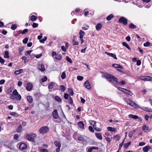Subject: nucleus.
Returning a JSON list of instances; mask_svg holds the SVG:
<instances>
[{"instance_id":"f257e3e1","label":"nucleus","mask_w":152,"mask_h":152,"mask_svg":"<svg viewBox=\"0 0 152 152\" xmlns=\"http://www.w3.org/2000/svg\"><path fill=\"white\" fill-rule=\"evenodd\" d=\"M104 77L108 81L115 84L119 85L120 84L118 81V79L115 76L107 73L104 75Z\"/></svg>"},{"instance_id":"f03ea898","label":"nucleus","mask_w":152,"mask_h":152,"mask_svg":"<svg viewBox=\"0 0 152 152\" xmlns=\"http://www.w3.org/2000/svg\"><path fill=\"white\" fill-rule=\"evenodd\" d=\"M37 137V134L35 133H30L29 134H27L26 136V138L28 141L34 142L35 139Z\"/></svg>"},{"instance_id":"7ed1b4c3","label":"nucleus","mask_w":152,"mask_h":152,"mask_svg":"<svg viewBox=\"0 0 152 152\" xmlns=\"http://www.w3.org/2000/svg\"><path fill=\"white\" fill-rule=\"evenodd\" d=\"M119 23H122L124 25H126L128 23V20L126 18L124 17H121L119 19L118 21Z\"/></svg>"},{"instance_id":"20e7f679","label":"nucleus","mask_w":152,"mask_h":152,"mask_svg":"<svg viewBox=\"0 0 152 152\" xmlns=\"http://www.w3.org/2000/svg\"><path fill=\"white\" fill-rule=\"evenodd\" d=\"M52 56L57 60H60L61 59L62 57L61 54H57L55 51H53L52 54Z\"/></svg>"},{"instance_id":"39448f33","label":"nucleus","mask_w":152,"mask_h":152,"mask_svg":"<svg viewBox=\"0 0 152 152\" xmlns=\"http://www.w3.org/2000/svg\"><path fill=\"white\" fill-rule=\"evenodd\" d=\"M126 101L127 104L132 107L136 109L139 108V106L135 102L131 101L130 99H127Z\"/></svg>"},{"instance_id":"423d86ee","label":"nucleus","mask_w":152,"mask_h":152,"mask_svg":"<svg viewBox=\"0 0 152 152\" xmlns=\"http://www.w3.org/2000/svg\"><path fill=\"white\" fill-rule=\"evenodd\" d=\"M49 130L48 126H43L40 128L39 130V132L40 134H45Z\"/></svg>"},{"instance_id":"0eeeda50","label":"nucleus","mask_w":152,"mask_h":152,"mask_svg":"<svg viewBox=\"0 0 152 152\" xmlns=\"http://www.w3.org/2000/svg\"><path fill=\"white\" fill-rule=\"evenodd\" d=\"M102 124L100 123L97 122L96 124L94 127V129L96 131L99 132L102 130Z\"/></svg>"},{"instance_id":"6e6552de","label":"nucleus","mask_w":152,"mask_h":152,"mask_svg":"<svg viewBox=\"0 0 152 152\" xmlns=\"http://www.w3.org/2000/svg\"><path fill=\"white\" fill-rule=\"evenodd\" d=\"M33 87V85L32 83H27V86L26 87V89L28 91H30L32 90Z\"/></svg>"},{"instance_id":"1a4fd4ad","label":"nucleus","mask_w":152,"mask_h":152,"mask_svg":"<svg viewBox=\"0 0 152 152\" xmlns=\"http://www.w3.org/2000/svg\"><path fill=\"white\" fill-rule=\"evenodd\" d=\"M84 85L85 87L88 89H90L91 88V85L88 80H86L84 83Z\"/></svg>"},{"instance_id":"9d476101","label":"nucleus","mask_w":152,"mask_h":152,"mask_svg":"<svg viewBox=\"0 0 152 152\" xmlns=\"http://www.w3.org/2000/svg\"><path fill=\"white\" fill-rule=\"evenodd\" d=\"M53 116L55 119H57L59 118L58 112L56 110H55L52 112Z\"/></svg>"},{"instance_id":"9b49d317","label":"nucleus","mask_w":152,"mask_h":152,"mask_svg":"<svg viewBox=\"0 0 152 152\" xmlns=\"http://www.w3.org/2000/svg\"><path fill=\"white\" fill-rule=\"evenodd\" d=\"M141 79L144 81H152V77L149 76L143 77V78H141Z\"/></svg>"},{"instance_id":"f8f14e48","label":"nucleus","mask_w":152,"mask_h":152,"mask_svg":"<svg viewBox=\"0 0 152 152\" xmlns=\"http://www.w3.org/2000/svg\"><path fill=\"white\" fill-rule=\"evenodd\" d=\"M105 53L109 56L115 59H117L116 55L113 53H108L107 52H105Z\"/></svg>"},{"instance_id":"ddd939ff","label":"nucleus","mask_w":152,"mask_h":152,"mask_svg":"<svg viewBox=\"0 0 152 152\" xmlns=\"http://www.w3.org/2000/svg\"><path fill=\"white\" fill-rule=\"evenodd\" d=\"M95 135L96 137L99 140H102V137L101 134L99 132H96L95 133Z\"/></svg>"},{"instance_id":"4468645a","label":"nucleus","mask_w":152,"mask_h":152,"mask_svg":"<svg viewBox=\"0 0 152 152\" xmlns=\"http://www.w3.org/2000/svg\"><path fill=\"white\" fill-rule=\"evenodd\" d=\"M151 149L150 146L147 145L143 147L142 150L144 152H148Z\"/></svg>"},{"instance_id":"2eb2a0df","label":"nucleus","mask_w":152,"mask_h":152,"mask_svg":"<svg viewBox=\"0 0 152 152\" xmlns=\"http://www.w3.org/2000/svg\"><path fill=\"white\" fill-rule=\"evenodd\" d=\"M27 148V145L26 144L24 143H22L20 144V146H19V148L20 149L23 150L24 149H25Z\"/></svg>"},{"instance_id":"dca6fc26","label":"nucleus","mask_w":152,"mask_h":152,"mask_svg":"<svg viewBox=\"0 0 152 152\" xmlns=\"http://www.w3.org/2000/svg\"><path fill=\"white\" fill-rule=\"evenodd\" d=\"M128 116L129 118H132L134 119H137L139 118L137 115H133L132 114H130Z\"/></svg>"},{"instance_id":"f3484780","label":"nucleus","mask_w":152,"mask_h":152,"mask_svg":"<svg viewBox=\"0 0 152 152\" xmlns=\"http://www.w3.org/2000/svg\"><path fill=\"white\" fill-rule=\"evenodd\" d=\"M141 109L145 111L148 112H152V110L151 109L145 107H143Z\"/></svg>"},{"instance_id":"a211bd4d","label":"nucleus","mask_w":152,"mask_h":152,"mask_svg":"<svg viewBox=\"0 0 152 152\" xmlns=\"http://www.w3.org/2000/svg\"><path fill=\"white\" fill-rule=\"evenodd\" d=\"M112 66L115 68H118L121 69H123V67L120 64H113Z\"/></svg>"},{"instance_id":"6ab92c4d","label":"nucleus","mask_w":152,"mask_h":152,"mask_svg":"<svg viewBox=\"0 0 152 152\" xmlns=\"http://www.w3.org/2000/svg\"><path fill=\"white\" fill-rule=\"evenodd\" d=\"M78 125L79 127L81 129H83L84 128V124L82 121H80L78 123Z\"/></svg>"},{"instance_id":"aec40b11","label":"nucleus","mask_w":152,"mask_h":152,"mask_svg":"<svg viewBox=\"0 0 152 152\" xmlns=\"http://www.w3.org/2000/svg\"><path fill=\"white\" fill-rule=\"evenodd\" d=\"M27 99L28 101L30 103L32 102L33 99L32 96H28L27 97Z\"/></svg>"},{"instance_id":"412c9836","label":"nucleus","mask_w":152,"mask_h":152,"mask_svg":"<svg viewBox=\"0 0 152 152\" xmlns=\"http://www.w3.org/2000/svg\"><path fill=\"white\" fill-rule=\"evenodd\" d=\"M102 27V25L100 23H98L96 26V28L97 30L99 31Z\"/></svg>"},{"instance_id":"4be33fe9","label":"nucleus","mask_w":152,"mask_h":152,"mask_svg":"<svg viewBox=\"0 0 152 152\" xmlns=\"http://www.w3.org/2000/svg\"><path fill=\"white\" fill-rule=\"evenodd\" d=\"M142 129L145 132H147L149 129V127L146 126V125H144L142 127Z\"/></svg>"},{"instance_id":"5701e85b","label":"nucleus","mask_w":152,"mask_h":152,"mask_svg":"<svg viewBox=\"0 0 152 152\" xmlns=\"http://www.w3.org/2000/svg\"><path fill=\"white\" fill-rule=\"evenodd\" d=\"M37 19V17L34 15H31L30 18V20L32 21H34L36 20Z\"/></svg>"},{"instance_id":"b1692460","label":"nucleus","mask_w":152,"mask_h":152,"mask_svg":"<svg viewBox=\"0 0 152 152\" xmlns=\"http://www.w3.org/2000/svg\"><path fill=\"white\" fill-rule=\"evenodd\" d=\"M23 72V70L22 69H20L19 70L15 71L14 72V74L16 75H18Z\"/></svg>"},{"instance_id":"393cba45","label":"nucleus","mask_w":152,"mask_h":152,"mask_svg":"<svg viewBox=\"0 0 152 152\" xmlns=\"http://www.w3.org/2000/svg\"><path fill=\"white\" fill-rule=\"evenodd\" d=\"M114 17L113 15L111 14L109 15H108L107 17L106 18V19L108 21H109L111 19Z\"/></svg>"},{"instance_id":"a878e982","label":"nucleus","mask_w":152,"mask_h":152,"mask_svg":"<svg viewBox=\"0 0 152 152\" xmlns=\"http://www.w3.org/2000/svg\"><path fill=\"white\" fill-rule=\"evenodd\" d=\"M22 129V126L21 125H20L16 129V131L17 132L19 133L21 132Z\"/></svg>"},{"instance_id":"bb28decb","label":"nucleus","mask_w":152,"mask_h":152,"mask_svg":"<svg viewBox=\"0 0 152 152\" xmlns=\"http://www.w3.org/2000/svg\"><path fill=\"white\" fill-rule=\"evenodd\" d=\"M136 130H133L132 131L130 132L129 134V138H131L133 134L136 132Z\"/></svg>"},{"instance_id":"cd10ccee","label":"nucleus","mask_w":152,"mask_h":152,"mask_svg":"<svg viewBox=\"0 0 152 152\" xmlns=\"http://www.w3.org/2000/svg\"><path fill=\"white\" fill-rule=\"evenodd\" d=\"M107 129L109 131L111 132H115L116 131L115 128H113L111 127H107Z\"/></svg>"},{"instance_id":"c85d7f7f","label":"nucleus","mask_w":152,"mask_h":152,"mask_svg":"<svg viewBox=\"0 0 152 152\" xmlns=\"http://www.w3.org/2000/svg\"><path fill=\"white\" fill-rule=\"evenodd\" d=\"M80 38L83 37L85 35V32L81 30H80L79 32Z\"/></svg>"},{"instance_id":"c756f323","label":"nucleus","mask_w":152,"mask_h":152,"mask_svg":"<svg viewBox=\"0 0 152 152\" xmlns=\"http://www.w3.org/2000/svg\"><path fill=\"white\" fill-rule=\"evenodd\" d=\"M137 26L132 23H131L129 24V27L130 29H134Z\"/></svg>"},{"instance_id":"7c9ffc66","label":"nucleus","mask_w":152,"mask_h":152,"mask_svg":"<svg viewBox=\"0 0 152 152\" xmlns=\"http://www.w3.org/2000/svg\"><path fill=\"white\" fill-rule=\"evenodd\" d=\"M131 144L130 142H129L126 143H125L124 145V146L125 148H127Z\"/></svg>"},{"instance_id":"2f4dec72","label":"nucleus","mask_w":152,"mask_h":152,"mask_svg":"<svg viewBox=\"0 0 152 152\" xmlns=\"http://www.w3.org/2000/svg\"><path fill=\"white\" fill-rule=\"evenodd\" d=\"M54 144L55 145L58 147H61V144L58 141H55L54 142Z\"/></svg>"},{"instance_id":"473e14b6","label":"nucleus","mask_w":152,"mask_h":152,"mask_svg":"<svg viewBox=\"0 0 152 152\" xmlns=\"http://www.w3.org/2000/svg\"><path fill=\"white\" fill-rule=\"evenodd\" d=\"M122 45L125 47L127 49H128L129 50H130L131 48L129 45H128V44L126 42H124L122 43Z\"/></svg>"},{"instance_id":"72a5a7b5","label":"nucleus","mask_w":152,"mask_h":152,"mask_svg":"<svg viewBox=\"0 0 152 152\" xmlns=\"http://www.w3.org/2000/svg\"><path fill=\"white\" fill-rule=\"evenodd\" d=\"M54 83L51 82L49 84L48 88L49 89H52L54 86Z\"/></svg>"},{"instance_id":"f704fd0d","label":"nucleus","mask_w":152,"mask_h":152,"mask_svg":"<svg viewBox=\"0 0 152 152\" xmlns=\"http://www.w3.org/2000/svg\"><path fill=\"white\" fill-rule=\"evenodd\" d=\"M24 47L23 46L21 47L18 48V50L19 51V54L20 55L22 54V52L24 50Z\"/></svg>"},{"instance_id":"c9c22d12","label":"nucleus","mask_w":152,"mask_h":152,"mask_svg":"<svg viewBox=\"0 0 152 152\" xmlns=\"http://www.w3.org/2000/svg\"><path fill=\"white\" fill-rule=\"evenodd\" d=\"M4 57L5 58H9L10 56L9 54V52L8 51H5Z\"/></svg>"},{"instance_id":"e433bc0d","label":"nucleus","mask_w":152,"mask_h":152,"mask_svg":"<svg viewBox=\"0 0 152 152\" xmlns=\"http://www.w3.org/2000/svg\"><path fill=\"white\" fill-rule=\"evenodd\" d=\"M39 69L42 72H43L45 70L44 66L43 64H41L39 67Z\"/></svg>"},{"instance_id":"4c0bfd02","label":"nucleus","mask_w":152,"mask_h":152,"mask_svg":"<svg viewBox=\"0 0 152 152\" xmlns=\"http://www.w3.org/2000/svg\"><path fill=\"white\" fill-rule=\"evenodd\" d=\"M90 123L91 125L93 126L94 128V126L96 124L97 122L93 120H91L90 121Z\"/></svg>"},{"instance_id":"58836bf2","label":"nucleus","mask_w":152,"mask_h":152,"mask_svg":"<svg viewBox=\"0 0 152 152\" xmlns=\"http://www.w3.org/2000/svg\"><path fill=\"white\" fill-rule=\"evenodd\" d=\"M17 28V25L16 24H12L11 26V28L13 30H15Z\"/></svg>"},{"instance_id":"ea45409f","label":"nucleus","mask_w":152,"mask_h":152,"mask_svg":"<svg viewBox=\"0 0 152 152\" xmlns=\"http://www.w3.org/2000/svg\"><path fill=\"white\" fill-rule=\"evenodd\" d=\"M55 99L56 101L58 102H60L61 100V98L57 96H56L55 97Z\"/></svg>"},{"instance_id":"a19ab883","label":"nucleus","mask_w":152,"mask_h":152,"mask_svg":"<svg viewBox=\"0 0 152 152\" xmlns=\"http://www.w3.org/2000/svg\"><path fill=\"white\" fill-rule=\"evenodd\" d=\"M61 77L62 79H64L66 78V75L64 72H62L61 75Z\"/></svg>"},{"instance_id":"79ce46f5","label":"nucleus","mask_w":152,"mask_h":152,"mask_svg":"<svg viewBox=\"0 0 152 152\" xmlns=\"http://www.w3.org/2000/svg\"><path fill=\"white\" fill-rule=\"evenodd\" d=\"M28 29L26 28L24 29L22 32H21V31H20L19 33H21L22 34H24L26 33L28 31Z\"/></svg>"},{"instance_id":"37998d69","label":"nucleus","mask_w":152,"mask_h":152,"mask_svg":"<svg viewBox=\"0 0 152 152\" xmlns=\"http://www.w3.org/2000/svg\"><path fill=\"white\" fill-rule=\"evenodd\" d=\"M124 141V139L123 140V141L121 143L119 144V148H118L119 150H120L121 149V147H122V146L123 145Z\"/></svg>"},{"instance_id":"c03bdc74","label":"nucleus","mask_w":152,"mask_h":152,"mask_svg":"<svg viewBox=\"0 0 152 152\" xmlns=\"http://www.w3.org/2000/svg\"><path fill=\"white\" fill-rule=\"evenodd\" d=\"M66 60L68 62H69L70 63H72V61L71 58L68 56H66Z\"/></svg>"},{"instance_id":"a18cd8bd","label":"nucleus","mask_w":152,"mask_h":152,"mask_svg":"<svg viewBox=\"0 0 152 152\" xmlns=\"http://www.w3.org/2000/svg\"><path fill=\"white\" fill-rule=\"evenodd\" d=\"M150 43L148 42H146L145 43H144L143 44V45L144 47H148L150 46Z\"/></svg>"},{"instance_id":"49530a36","label":"nucleus","mask_w":152,"mask_h":152,"mask_svg":"<svg viewBox=\"0 0 152 152\" xmlns=\"http://www.w3.org/2000/svg\"><path fill=\"white\" fill-rule=\"evenodd\" d=\"M47 39V37H45L44 38L42 39L39 40V42L42 43H44L45 41Z\"/></svg>"},{"instance_id":"de8ad7c7","label":"nucleus","mask_w":152,"mask_h":152,"mask_svg":"<svg viewBox=\"0 0 152 152\" xmlns=\"http://www.w3.org/2000/svg\"><path fill=\"white\" fill-rule=\"evenodd\" d=\"M83 79V76H78L77 77V79L79 81H82Z\"/></svg>"},{"instance_id":"09e8293b","label":"nucleus","mask_w":152,"mask_h":152,"mask_svg":"<svg viewBox=\"0 0 152 152\" xmlns=\"http://www.w3.org/2000/svg\"><path fill=\"white\" fill-rule=\"evenodd\" d=\"M89 26L88 25H85L83 26L82 27V29L84 30H87L89 28Z\"/></svg>"},{"instance_id":"8fccbe9b","label":"nucleus","mask_w":152,"mask_h":152,"mask_svg":"<svg viewBox=\"0 0 152 152\" xmlns=\"http://www.w3.org/2000/svg\"><path fill=\"white\" fill-rule=\"evenodd\" d=\"M69 103L71 104H72L73 103V101L72 98L70 96L69 97Z\"/></svg>"},{"instance_id":"3c124183","label":"nucleus","mask_w":152,"mask_h":152,"mask_svg":"<svg viewBox=\"0 0 152 152\" xmlns=\"http://www.w3.org/2000/svg\"><path fill=\"white\" fill-rule=\"evenodd\" d=\"M126 92L125 93L126 94H127L130 95L132 96L133 95V94L132 92H131L130 91L127 90Z\"/></svg>"},{"instance_id":"603ef678","label":"nucleus","mask_w":152,"mask_h":152,"mask_svg":"<svg viewBox=\"0 0 152 152\" xmlns=\"http://www.w3.org/2000/svg\"><path fill=\"white\" fill-rule=\"evenodd\" d=\"M16 99L19 100H20L21 99V95L18 94L16 95Z\"/></svg>"},{"instance_id":"864d4df0","label":"nucleus","mask_w":152,"mask_h":152,"mask_svg":"<svg viewBox=\"0 0 152 152\" xmlns=\"http://www.w3.org/2000/svg\"><path fill=\"white\" fill-rule=\"evenodd\" d=\"M118 89L119 90L121 91H122L123 92H124L125 93H126V90H127V89H126L125 88H120V87L118 88Z\"/></svg>"},{"instance_id":"5fc2aeb1","label":"nucleus","mask_w":152,"mask_h":152,"mask_svg":"<svg viewBox=\"0 0 152 152\" xmlns=\"http://www.w3.org/2000/svg\"><path fill=\"white\" fill-rule=\"evenodd\" d=\"M28 40V38L27 37L24 38L23 40V42L24 44H26Z\"/></svg>"},{"instance_id":"6e6d98bb","label":"nucleus","mask_w":152,"mask_h":152,"mask_svg":"<svg viewBox=\"0 0 152 152\" xmlns=\"http://www.w3.org/2000/svg\"><path fill=\"white\" fill-rule=\"evenodd\" d=\"M38 24L35 23H33L32 26L34 28H35L38 27Z\"/></svg>"},{"instance_id":"4d7b16f0","label":"nucleus","mask_w":152,"mask_h":152,"mask_svg":"<svg viewBox=\"0 0 152 152\" xmlns=\"http://www.w3.org/2000/svg\"><path fill=\"white\" fill-rule=\"evenodd\" d=\"M5 62L4 60L1 58V56H0V63L2 64H3Z\"/></svg>"},{"instance_id":"13d9d810","label":"nucleus","mask_w":152,"mask_h":152,"mask_svg":"<svg viewBox=\"0 0 152 152\" xmlns=\"http://www.w3.org/2000/svg\"><path fill=\"white\" fill-rule=\"evenodd\" d=\"M88 129L89 131L91 132H94V130L93 127L91 126H89L88 127Z\"/></svg>"},{"instance_id":"bf43d9fd","label":"nucleus","mask_w":152,"mask_h":152,"mask_svg":"<svg viewBox=\"0 0 152 152\" xmlns=\"http://www.w3.org/2000/svg\"><path fill=\"white\" fill-rule=\"evenodd\" d=\"M47 79V77L46 76H45L41 80L42 82H44L46 81Z\"/></svg>"},{"instance_id":"052dcab7","label":"nucleus","mask_w":152,"mask_h":152,"mask_svg":"<svg viewBox=\"0 0 152 152\" xmlns=\"http://www.w3.org/2000/svg\"><path fill=\"white\" fill-rule=\"evenodd\" d=\"M61 90L63 91H64L65 90V87L64 86L62 85L60 86Z\"/></svg>"},{"instance_id":"680f3d73","label":"nucleus","mask_w":152,"mask_h":152,"mask_svg":"<svg viewBox=\"0 0 152 152\" xmlns=\"http://www.w3.org/2000/svg\"><path fill=\"white\" fill-rule=\"evenodd\" d=\"M12 94L13 95L16 96L18 94V92L17 90L16 89L14 90Z\"/></svg>"},{"instance_id":"e2e57ef3","label":"nucleus","mask_w":152,"mask_h":152,"mask_svg":"<svg viewBox=\"0 0 152 152\" xmlns=\"http://www.w3.org/2000/svg\"><path fill=\"white\" fill-rule=\"evenodd\" d=\"M69 97V95L65 93L64 95V98L66 99H68Z\"/></svg>"},{"instance_id":"0e129e2a","label":"nucleus","mask_w":152,"mask_h":152,"mask_svg":"<svg viewBox=\"0 0 152 152\" xmlns=\"http://www.w3.org/2000/svg\"><path fill=\"white\" fill-rule=\"evenodd\" d=\"M69 94L71 96H72L74 94L73 91L72 89H69Z\"/></svg>"},{"instance_id":"69168bd1","label":"nucleus","mask_w":152,"mask_h":152,"mask_svg":"<svg viewBox=\"0 0 152 152\" xmlns=\"http://www.w3.org/2000/svg\"><path fill=\"white\" fill-rule=\"evenodd\" d=\"M40 152H48V150L45 149H41L40 150Z\"/></svg>"},{"instance_id":"338daca9","label":"nucleus","mask_w":152,"mask_h":152,"mask_svg":"<svg viewBox=\"0 0 152 152\" xmlns=\"http://www.w3.org/2000/svg\"><path fill=\"white\" fill-rule=\"evenodd\" d=\"M105 139L106 140L110 142L111 141V140L110 137H105Z\"/></svg>"},{"instance_id":"774afa93","label":"nucleus","mask_w":152,"mask_h":152,"mask_svg":"<svg viewBox=\"0 0 152 152\" xmlns=\"http://www.w3.org/2000/svg\"><path fill=\"white\" fill-rule=\"evenodd\" d=\"M78 140L79 141H83L84 139L82 137L80 136L78 137Z\"/></svg>"}]
</instances>
